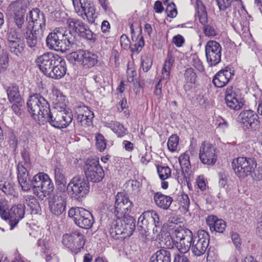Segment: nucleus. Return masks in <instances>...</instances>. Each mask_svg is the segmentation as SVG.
<instances>
[{
	"label": "nucleus",
	"mask_w": 262,
	"mask_h": 262,
	"mask_svg": "<svg viewBox=\"0 0 262 262\" xmlns=\"http://www.w3.org/2000/svg\"><path fill=\"white\" fill-rule=\"evenodd\" d=\"M83 169L86 179V181L88 182L91 181L98 183L104 178V170L97 159H88L85 162Z\"/></svg>",
	"instance_id": "obj_11"
},
{
	"label": "nucleus",
	"mask_w": 262,
	"mask_h": 262,
	"mask_svg": "<svg viewBox=\"0 0 262 262\" xmlns=\"http://www.w3.org/2000/svg\"><path fill=\"white\" fill-rule=\"evenodd\" d=\"M51 212L55 215H61L66 208L65 195L60 192H57L53 195L49 201Z\"/></svg>",
	"instance_id": "obj_24"
},
{
	"label": "nucleus",
	"mask_w": 262,
	"mask_h": 262,
	"mask_svg": "<svg viewBox=\"0 0 262 262\" xmlns=\"http://www.w3.org/2000/svg\"><path fill=\"white\" fill-rule=\"evenodd\" d=\"M9 64L8 54L3 50H0V73L4 72L7 68Z\"/></svg>",
	"instance_id": "obj_48"
},
{
	"label": "nucleus",
	"mask_w": 262,
	"mask_h": 262,
	"mask_svg": "<svg viewBox=\"0 0 262 262\" xmlns=\"http://www.w3.org/2000/svg\"><path fill=\"white\" fill-rule=\"evenodd\" d=\"M136 228V220L130 215L117 218L110 229L111 236L115 239L125 238L130 236Z\"/></svg>",
	"instance_id": "obj_4"
},
{
	"label": "nucleus",
	"mask_w": 262,
	"mask_h": 262,
	"mask_svg": "<svg viewBox=\"0 0 262 262\" xmlns=\"http://www.w3.org/2000/svg\"><path fill=\"white\" fill-rule=\"evenodd\" d=\"M222 48L215 40H209L205 45V54L207 61L210 66H215L221 61Z\"/></svg>",
	"instance_id": "obj_16"
},
{
	"label": "nucleus",
	"mask_w": 262,
	"mask_h": 262,
	"mask_svg": "<svg viewBox=\"0 0 262 262\" xmlns=\"http://www.w3.org/2000/svg\"><path fill=\"white\" fill-rule=\"evenodd\" d=\"M161 233V244L167 249H172L175 246L176 241L172 238L170 233L165 230L160 232Z\"/></svg>",
	"instance_id": "obj_41"
},
{
	"label": "nucleus",
	"mask_w": 262,
	"mask_h": 262,
	"mask_svg": "<svg viewBox=\"0 0 262 262\" xmlns=\"http://www.w3.org/2000/svg\"><path fill=\"white\" fill-rule=\"evenodd\" d=\"M126 184L127 187L130 188V190L134 192H138L141 185L139 181L134 180L128 181Z\"/></svg>",
	"instance_id": "obj_58"
},
{
	"label": "nucleus",
	"mask_w": 262,
	"mask_h": 262,
	"mask_svg": "<svg viewBox=\"0 0 262 262\" xmlns=\"http://www.w3.org/2000/svg\"><path fill=\"white\" fill-rule=\"evenodd\" d=\"M177 200L179 205L183 208L184 210L187 212L190 206V200L188 195L184 193L179 194Z\"/></svg>",
	"instance_id": "obj_45"
},
{
	"label": "nucleus",
	"mask_w": 262,
	"mask_h": 262,
	"mask_svg": "<svg viewBox=\"0 0 262 262\" xmlns=\"http://www.w3.org/2000/svg\"><path fill=\"white\" fill-rule=\"evenodd\" d=\"M142 29L140 28L139 33L131 34L132 39L134 43L131 45L130 50L133 53L138 54L144 46V39L142 35Z\"/></svg>",
	"instance_id": "obj_32"
},
{
	"label": "nucleus",
	"mask_w": 262,
	"mask_h": 262,
	"mask_svg": "<svg viewBox=\"0 0 262 262\" xmlns=\"http://www.w3.org/2000/svg\"><path fill=\"white\" fill-rule=\"evenodd\" d=\"M75 11L78 14L80 10L90 5V0H72Z\"/></svg>",
	"instance_id": "obj_51"
},
{
	"label": "nucleus",
	"mask_w": 262,
	"mask_h": 262,
	"mask_svg": "<svg viewBox=\"0 0 262 262\" xmlns=\"http://www.w3.org/2000/svg\"><path fill=\"white\" fill-rule=\"evenodd\" d=\"M196 183L198 188L203 192L208 187L206 181L203 176H199L196 179Z\"/></svg>",
	"instance_id": "obj_62"
},
{
	"label": "nucleus",
	"mask_w": 262,
	"mask_h": 262,
	"mask_svg": "<svg viewBox=\"0 0 262 262\" xmlns=\"http://www.w3.org/2000/svg\"><path fill=\"white\" fill-rule=\"evenodd\" d=\"M54 177L57 185H62L63 186L65 185L66 178L63 170L57 166L54 168Z\"/></svg>",
	"instance_id": "obj_47"
},
{
	"label": "nucleus",
	"mask_w": 262,
	"mask_h": 262,
	"mask_svg": "<svg viewBox=\"0 0 262 262\" xmlns=\"http://www.w3.org/2000/svg\"><path fill=\"white\" fill-rule=\"evenodd\" d=\"M85 243L84 234L78 230H75L70 234L63 235L62 244L75 253L82 249Z\"/></svg>",
	"instance_id": "obj_13"
},
{
	"label": "nucleus",
	"mask_w": 262,
	"mask_h": 262,
	"mask_svg": "<svg viewBox=\"0 0 262 262\" xmlns=\"http://www.w3.org/2000/svg\"><path fill=\"white\" fill-rule=\"evenodd\" d=\"M73 120V115L68 111H50L43 119L41 124L49 123L52 127L58 129L66 128Z\"/></svg>",
	"instance_id": "obj_7"
},
{
	"label": "nucleus",
	"mask_w": 262,
	"mask_h": 262,
	"mask_svg": "<svg viewBox=\"0 0 262 262\" xmlns=\"http://www.w3.org/2000/svg\"><path fill=\"white\" fill-rule=\"evenodd\" d=\"M152 64V59L150 57L144 56L142 58V66L144 72H147L151 68Z\"/></svg>",
	"instance_id": "obj_57"
},
{
	"label": "nucleus",
	"mask_w": 262,
	"mask_h": 262,
	"mask_svg": "<svg viewBox=\"0 0 262 262\" xmlns=\"http://www.w3.org/2000/svg\"><path fill=\"white\" fill-rule=\"evenodd\" d=\"M67 58L71 62H77L86 68L94 67L98 61V56L96 54L83 50L72 52L67 56Z\"/></svg>",
	"instance_id": "obj_10"
},
{
	"label": "nucleus",
	"mask_w": 262,
	"mask_h": 262,
	"mask_svg": "<svg viewBox=\"0 0 262 262\" xmlns=\"http://www.w3.org/2000/svg\"><path fill=\"white\" fill-rule=\"evenodd\" d=\"M225 100L227 106L230 109L235 111L240 110L244 106L245 103L244 98H241L235 92H233L232 88L227 89Z\"/></svg>",
	"instance_id": "obj_25"
},
{
	"label": "nucleus",
	"mask_w": 262,
	"mask_h": 262,
	"mask_svg": "<svg viewBox=\"0 0 262 262\" xmlns=\"http://www.w3.org/2000/svg\"><path fill=\"white\" fill-rule=\"evenodd\" d=\"M94 117V113L91 112L90 114H87L82 116H77L76 119L78 123L83 126H89L92 124V119Z\"/></svg>",
	"instance_id": "obj_44"
},
{
	"label": "nucleus",
	"mask_w": 262,
	"mask_h": 262,
	"mask_svg": "<svg viewBox=\"0 0 262 262\" xmlns=\"http://www.w3.org/2000/svg\"><path fill=\"white\" fill-rule=\"evenodd\" d=\"M17 179L24 191L30 190L32 187L37 188L44 196L49 195L54 189V184L49 176L44 172H39L31 180L29 173L21 163L17 165Z\"/></svg>",
	"instance_id": "obj_1"
},
{
	"label": "nucleus",
	"mask_w": 262,
	"mask_h": 262,
	"mask_svg": "<svg viewBox=\"0 0 262 262\" xmlns=\"http://www.w3.org/2000/svg\"><path fill=\"white\" fill-rule=\"evenodd\" d=\"M25 206L21 204L13 206L9 211V223L11 229H13L24 217L25 214Z\"/></svg>",
	"instance_id": "obj_26"
},
{
	"label": "nucleus",
	"mask_w": 262,
	"mask_h": 262,
	"mask_svg": "<svg viewBox=\"0 0 262 262\" xmlns=\"http://www.w3.org/2000/svg\"><path fill=\"white\" fill-rule=\"evenodd\" d=\"M10 52L17 57H21L25 53V45L21 40H18L8 44Z\"/></svg>",
	"instance_id": "obj_39"
},
{
	"label": "nucleus",
	"mask_w": 262,
	"mask_h": 262,
	"mask_svg": "<svg viewBox=\"0 0 262 262\" xmlns=\"http://www.w3.org/2000/svg\"><path fill=\"white\" fill-rule=\"evenodd\" d=\"M198 17L200 23L203 26V32L205 36L213 37L217 35L215 25L213 23L207 24V14L203 5L199 6L197 10Z\"/></svg>",
	"instance_id": "obj_23"
},
{
	"label": "nucleus",
	"mask_w": 262,
	"mask_h": 262,
	"mask_svg": "<svg viewBox=\"0 0 262 262\" xmlns=\"http://www.w3.org/2000/svg\"><path fill=\"white\" fill-rule=\"evenodd\" d=\"M25 203L31 211L32 214H37L40 211V205L37 199L32 195L24 196Z\"/></svg>",
	"instance_id": "obj_40"
},
{
	"label": "nucleus",
	"mask_w": 262,
	"mask_h": 262,
	"mask_svg": "<svg viewBox=\"0 0 262 262\" xmlns=\"http://www.w3.org/2000/svg\"><path fill=\"white\" fill-rule=\"evenodd\" d=\"M133 206V203L123 193L117 194L114 210V214L117 218H122L124 215H129Z\"/></svg>",
	"instance_id": "obj_17"
},
{
	"label": "nucleus",
	"mask_w": 262,
	"mask_h": 262,
	"mask_svg": "<svg viewBox=\"0 0 262 262\" xmlns=\"http://www.w3.org/2000/svg\"><path fill=\"white\" fill-rule=\"evenodd\" d=\"M217 5L221 12H225L228 15L231 11L232 3L233 0H215Z\"/></svg>",
	"instance_id": "obj_43"
},
{
	"label": "nucleus",
	"mask_w": 262,
	"mask_h": 262,
	"mask_svg": "<svg viewBox=\"0 0 262 262\" xmlns=\"http://www.w3.org/2000/svg\"><path fill=\"white\" fill-rule=\"evenodd\" d=\"M234 70L229 67L218 72L214 76L212 81L217 80L219 82H229L234 76Z\"/></svg>",
	"instance_id": "obj_38"
},
{
	"label": "nucleus",
	"mask_w": 262,
	"mask_h": 262,
	"mask_svg": "<svg viewBox=\"0 0 262 262\" xmlns=\"http://www.w3.org/2000/svg\"><path fill=\"white\" fill-rule=\"evenodd\" d=\"M8 10L10 11L11 21L17 31L22 33L31 25L30 21L27 22L26 13L9 7Z\"/></svg>",
	"instance_id": "obj_21"
},
{
	"label": "nucleus",
	"mask_w": 262,
	"mask_h": 262,
	"mask_svg": "<svg viewBox=\"0 0 262 262\" xmlns=\"http://www.w3.org/2000/svg\"><path fill=\"white\" fill-rule=\"evenodd\" d=\"M90 190L89 183L83 176L76 175L69 182L67 186L68 195L73 199L81 201L89 193Z\"/></svg>",
	"instance_id": "obj_6"
},
{
	"label": "nucleus",
	"mask_w": 262,
	"mask_h": 262,
	"mask_svg": "<svg viewBox=\"0 0 262 262\" xmlns=\"http://www.w3.org/2000/svg\"><path fill=\"white\" fill-rule=\"evenodd\" d=\"M174 61V57L171 52H168L167 56L165 61L162 70L161 79L159 82L161 81H168L170 77V70Z\"/></svg>",
	"instance_id": "obj_34"
},
{
	"label": "nucleus",
	"mask_w": 262,
	"mask_h": 262,
	"mask_svg": "<svg viewBox=\"0 0 262 262\" xmlns=\"http://www.w3.org/2000/svg\"><path fill=\"white\" fill-rule=\"evenodd\" d=\"M4 89L7 93L9 100L10 102H18L20 98L18 86L15 83H6L4 85Z\"/></svg>",
	"instance_id": "obj_33"
},
{
	"label": "nucleus",
	"mask_w": 262,
	"mask_h": 262,
	"mask_svg": "<svg viewBox=\"0 0 262 262\" xmlns=\"http://www.w3.org/2000/svg\"><path fill=\"white\" fill-rule=\"evenodd\" d=\"M151 227L152 224L150 223V217L147 211H145L138 218V230L141 234L144 235Z\"/></svg>",
	"instance_id": "obj_29"
},
{
	"label": "nucleus",
	"mask_w": 262,
	"mask_h": 262,
	"mask_svg": "<svg viewBox=\"0 0 262 262\" xmlns=\"http://www.w3.org/2000/svg\"><path fill=\"white\" fill-rule=\"evenodd\" d=\"M60 60H59V63H56L55 66H53V68L47 75L48 77L58 79L65 75L67 71L66 62L61 57H60Z\"/></svg>",
	"instance_id": "obj_28"
},
{
	"label": "nucleus",
	"mask_w": 262,
	"mask_h": 262,
	"mask_svg": "<svg viewBox=\"0 0 262 262\" xmlns=\"http://www.w3.org/2000/svg\"><path fill=\"white\" fill-rule=\"evenodd\" d=\"M154 200L156 205L164 210H167L170 206L173 199L169 196L156 192L154 195Z\"/></svg>",
	"instance_id": "obj_31"
},
{
	"label": "nucleus",
	"mask_w": 262,
	"mask_h": 262,
	"mask_svg": "<svg viewBox=\"0 0 262 262\" xmlns=\"http://www.w3.org/2000/svg\"><path fill=\"white\" fill-rule=\"evenodd\" d=\"M206 223L211 231L223 233L226 227L225 222L222 219H217L214 215L208 216L206 219Z\"/></svg>",
	"instance_id": "obj_27"
},
{
	"label": "nucleus",
	"mask_w": 262,
	"mask_h": 262,
	"mask_svg": "<svg viewBox=\"0 0 262 262\" xmlns=\"http://www.w3.org/2000/svg\"><path fill=\"white\" fill-rule=\"evenodd\" d=\"M78 14L83 19H84V16H85L88 22L90 24H93L97 17L95 6L91 3H90L89 6H86L85 8L80 10Z\"/></svg>",
	"instance_id": "obj_35"
},
{
	"label": "nucleus",
	"mask_w": 262,
	"mask_h": 262,
	"mask_svg": "<svg viewBox=\"0 0 262 262\" xmlns=\"http://www.w3.org/2000/svg\"><path fill=\"white\" fill-rule=\"evenodd\" d=\"M137 20L138 17L136 15H134L128 19V25L130 29L131 34L136 33L134 28L136 27L137 28L139 26Z\"/></svg>",
	"instance_id": "obj_59"
},
{
	"label": "nucleus",
	"mask_w": 262,
	"mask_h": 262,
	"mask_svg": "<svg viewBox=\"0 0 262 262\" xmlns=\"http://www.w3.org/2000/svg\"><path fill=\"white\" fill-rule=\"evenodd\" d=\"M104 126L110 128L119 138H122L126 134L127 129L120 122L112 121L104 123Z\"/></svg>",
	"instance_id": "obj_37"
},
{
	"label": "nucleus",
	"mask_w": 262,
	"mask_h": 262,
	"mask_svg": "<svg viewBox=\"0 0 262 262\" xmlns=\"http://www.w3.org/2000/svg\"><path fill=\"white\" fill-rule=\"evenodd\" d=\"M52 94L53 99H55L56 103H61L64 100L65 97L63 95L62 93L60 91L58 90L57 88L53 87L52 88Z\"/></svg>",
	"instance_id": "obj_56"
},
{
	"label": "nucleus",
	"mask_w": 262,
	"mask_h": 262,
	"mask_svg": "<svg viewBox=\"0 0 262 262\" xmlns=\"http://www.w3.org/2000/svg\"><path fill=\"white\" fill-rule=\"evenodd\" d=\"M0 189L7 195H14V188L11 183L7 181H0Z\"/></svg>",
	"instance_id": "obj_50"
},
{
	"label": "nucleus",
	"mask_w": 262,
	"mask_h": 262,
	"mask_svg": "<svg viewBox=\"0 0 262 262\" xmlns=\"http://www.w3.org/2000/svg\"><path fill=\"white\" fill-rule=\"evenodd\" d=\"M185 253H176L173 255V262H190Z\"/></svg>",
	"instance_id": "obj_64"
},
{
	"label": "nucleus",
	"mask_w": 262,
	"mask_h": 262,
	"mask_svg": "<svg viewBox=\"0 0 262 262\" xmlns=\"http://www.w3.org/2000/svg\"><path fill=\"white\" fill-rule=\"evenodd\" d=\"M27 18L29 19L31 25L30 28L39 29L45 31L46 29V19L43 12L39 9L35 8L29 10L27 15Z\"/></svg>",
	"instance_id": "obj_22"
},
{
	"label": "nucleus",
	"mask_w": 262,
	"mask_h": 262,
	"mask_svg": "<svg viewBox=\"0 0 262 262\" xmlns=\"http://www.w3.org/2000/svg\"><path fill=\"white\" fill-rule=\"evenodd\" d=\"M157 172L161 180H165L170 178L171 174L170 168L167 166L158 165Z\"/></svg>",
	"instance_id": "obj_46"
},
{
	"label": "nucleus",
	"mask_w": 262,
	"mask_h": 262,
	"mask_svg": "<svg viewBox=\"0 0 262 262\" xmlns=\"http://www.w3.org/2000/svg\"><path fill=\"white\" fill-rule=\"evenodd\" d=\"M191 63L200 72H203L204 70L202 62L197 56H192Z\"/></svg>",
	"instance_id": "obj_60"
},
{
	"label": "nucleus",
	"mask_w": 262,
	"mask_h": 262,
	"mask_svg": "<svg viewBox=\"0 0 262 262\" xmlns=\"http://www.w3.org/2000/svg\"><path fill=\"white\" fill-rule=\"evenodd\" d=\"M27 106L32 117L39 124H41L43 119L51 111L48 102L44 97L37 94L30 96Z\"/></svg>",
	"instance_id": "obj_3"
},
{
	"label": "nucleus",
	"mask_w": 262,
	"mask_h": 262,
	"mask_svg": "<svg viewBox=\"0 0 262 262\" xmlns=\"http://www.w3.org/2000/svg\"><path fill=\"white\" fill-rule=\"evenodd\" d=\"M150 217V223L155 227L152 229L154 234L158 235L160 232L165 229V225L162 226V223L160 219L159 215L154 210L147 211Z\"/></svg>",
	"instance_id": "obj_30"
},
{
	"label": "nucleus",
	"mask_w": 262,
	"mask_h": 262,
	"mask_svg": "<svg viewBox=\"0 0 262 262\" xmlns=\"http://www.w3.org/2000/svg\"><path fill=\"white\" fill-rule=\"evenodd\" d=\"M184 77L186 82H195L196 74L194 72L193 69H187L184 73Z\"/></svg>",
	"instance_id": "obj_54"
},
{
	"label": "nucleus",
	"mask_w": 262,
	"mask_h": 262,
	"mask_svg": "<svg viewBox=\"0 0 262 262\" xmlns=\"http://www.w3.org/2000/svg\"><path fill=\"white\" fill-rule=\"evenodd\" d=\"M15 30H11L7 34V39L8 44H10L11 42L16 41L18 40H21L20 37H18L17 32Z\"/></svg>",
	"instance_id": "obj_61"
},
{
	"label": "nucleus",
	"mask_w": 262,
	"mask_h": 262,
	"mask_svg": "<svg viewBox=\"0 0 262 262\" xmlns=\"http://www.w3.org/2000/svg\"><path fill=\"white\" fill-rule=\"evenodd\" d=\"M46 43L49 49L64 51L75 46V39L68 29L57 28L48 35Z\"/></svg>",
	"instance_id": "obj_2"
},
{
	"label": "nucleus",
	"mask_w": 262,
	"mask_h": 262,
	"mask_svg": "<svg viewBox=\"0 0 262 262\" xmlns=\"http://www.w3.org/2000/svg\"><path fill=\"white\" fill-rule=\"evenodd\" d=\"M96 145L100 151H103L106 148V143L102 135L99 134L96 136Z\"/></svg>",
	"instance_id": "obj_53"
},
{
	"label": "nucleus",
	"mask_w": 262,
	"mask_h": 262,
	"mask_svg": "<svg viewBox=\"0 0 262 262\" xmlns=\"http://www.w3.org/2000/svg\"><path fill=\"white\" fill-rule=\"evenodd\" d=\"M44 32V30L31 29L29 27L23 32L21 34L26 39L27 46L35 51L39 47Z\"/></svg>",
	"instance_id": "obj_20"
},
{
	"label": "nucleus",
	"mask_w": 262,
	"mask_h": 262,
	"mask_svg": "<svg viewBox=\"0 0 262 262\" xmlns=\"http://www.w3.org/2000/svg\"><path fill=\"white\" fill-rule=\"evenodd\" d=\"M68 215L77 226L82 229H90L94 223L91 213L82 207L70 208Z\"/></svg>",
	"instance_id": "obj_9"
},
{
	"label": "nucleus",
	"mask_w": 262,
	"mask_h": 262,
	"mask_svg": "<svg viewBox=\"0 0 262 262\" xmlns=\"http://www.w3.org/2000/svg\"><path fill=\"white\" fill-rule=\"evenodd\" d=\"M176 237L175 246L181 253L188 252L192 244L193 233L188 229H176L174 231Z\"/></svg>",
	"instance_id": "obj_12"
},
{
	"label": "nucleus",
	"mask_w": 262,
	"mask_h": 262,
	"mask_svg": "<svg viewBox=\"0 0 262 262\" xmlns=\"http://www.w3.org/2000/svg\"><path fill=\"white\" fill-rule=\"evenodd\" d=\"M67 24L69 31H70L72 35L75 37V41L76 35L89 43H94L97 41V34L93 32L82 20L69 18L67 20Z\"/></svg>",
	"instance_id": "obj_5"
},
{
	"label": "nucleus",
	"mask_w": 262,
	"mask_h": 262,
	"mask_svg": "<svg viewBox=\"0 0 262 262\" xmlns=\"http://www.w3.org/2000/svg\"><path fill=\"white\" fill-rule=\"evenodd\" d=\"M236 121L246 129L255 130L260 124L258 115L251 110L242 111L237 116Z\"/></svg>",
	"instance_id": "obj_14"
},
{
	"label": "nucleus",
	"mask_w": 262,
	"mask_h": 262,
	"mask_svg": "<svg viewBox=\"0 0 262 262\" xmlns=\"http://www.w3.org/2000/svg\"><path fill=\"white\" fill-rule=\"evenodd\" d=\"M191 251L196 256L203 255L208 247L210 236L205 230H200L193 237Z\"/></svg>",
	"instance_id": "obj_15"
},
{
	"label": "nucleus",
	"mask_w": 262,
	"mask_h": 262,
	"mask_svg": "<svg viewBox=\"0 0 262 262\" xmlns=\"http://www.w3.org/2000/svg\"><path fill=\"white\" fill-rule=\"evenodd\" d=\"M179 138L176 135H172L168 139L167 142V147L168 149L172 151H175L177 149Z\"/></svg>",
	"instance_id": "obj_52"
},
{
	"label": "nucleus",
	"mask_w": 262,
	"mask_h": 262,
	"mask_svg": "<svg viewBox=\"0 0 262 262\" xmlns=\"http://www.w3.org/2000/svg\"><path fill=\"white\" fill-rule=\"evenodd\" d=\"M31 0H18L12 2L9 8H13L19 11L26 13L30 5Z\"/></svg>",
	"instance_id": "obj_42"
},
{
	"label": "nucleus",
	"mask_w": 262,
	"mask_h": 262,
	"mask_svg": "<svg viewBox=\"0 0 262 262\" xmlns=\"http://www.w3.org/2000/svg\"><path fill=\"white\" fill-rule=\"evenodd\" d=\"M180 165L183 171H187L190 167L189 156L187 154H183L179 158Z\"/></svg>",
	"instance_id": "obj_49"
},
{
	"label": "nucleus",
	"mask_w": 262,
	"mask_h": 262,
	"mask_svg": "<svg viewBox=\"0 0 262 262\" xmlns=\"http://www.w3.org/2000/svg\"><path fill=\"white\" fill-rule=\"evenodd\" d=\"M120 42L121 47L124 49L128 50L130 49L131 46L130 41L127 35L125 34L121 35Z\"/></svg>",
	"instance_id": "obj_63"
},
{
	"label": "nucleus",
	"mask_w": 262,
	"mask_h": 262,
	"mask_svg": "<svg viewBox=\"0 0 262 262\" xmlns=\"http://www.w3.org/2000/svg\"><path fill=\"white\" fill-rule=\"evenodd\" d=\"M166 12L167 13L168 17L171 18H174L176 17L178 12L174 3L171 2L167 5L166 9Z\"/></svg>",
	"instance_id": "obj_55"
},
{
	"label": "nucleus",
	"mask_w": 262,
	"mask_h": 262,
	"mask_svg": "<svg viewBox=\"0 0 262 262\" xmlns=\"http://www.w3.org/2000/svg\"><path fill=\"white\" fill-rule=\"evenodd\" d=\"M232 165L236 176L243 179L254 171L257 164L254 158L239 157L233 160Z\"/></svg>",
	"instance_id": "obj_8"
},
{
	"label": "nucleus",
	"mask_w": 262,
	"mask_h": 262,
	"mask_svg": "<svg viewBox=\"0 0 262 262\" xmlns=\"http://www.w3.org/2000/svg\"><path fill=\"white\" fill-rule=\"evenodd\" d=\"M149 262H171L169 251L161 249L152 255Z\"/></svg>",
	"instance_id": "obj_36"
},
{
	"label": "nucleus",
	"mask_w": 262,
	"mask_h": 262,
	"mask_svg": "<svg viewBox=\"0 0 262 262\" xmlns=\"http://www.w3.org/2000/svg\"><path fill=\"white\" fill-rule=\"evenodd\" d=\"M59 60L61 61L59 55L47 52L38 57L36 59V62L41 71L47 76L53 66L59 63Z\"/></svg>",
	"instance_id": "obj_18"
},
{
	"label": "nucleus",
	"mask_w": 262,
	"mask_h": 262,
	"mask_svg": "<svg viewBox=\"0 0 262 262\" xmlns=\"http://www.w3.org/2000/svg\"><path fill=\"white\" fill-rule=\"evenodd\" d=\"M199 158L202 163L204 164L214 165L217 160L215 147L208 142H203L200 148Z\"/></svg>",
	"instance_id": "obj_19"
}]
</instances>
